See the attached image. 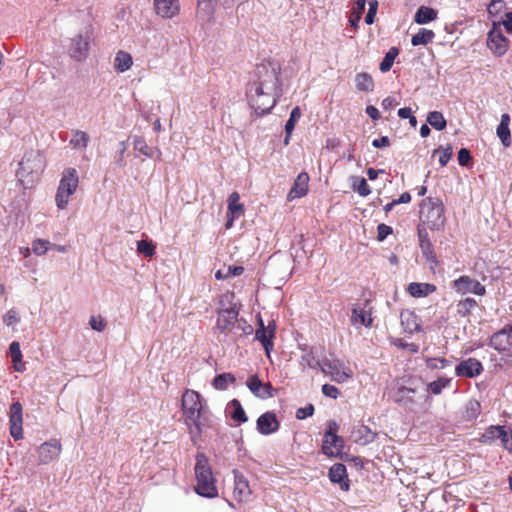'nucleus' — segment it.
<instances>
[{
    "mask_svg": "<svg viewBox=\"0 0 512 512\" xmlns=\"http://www.w3.org/2000/svg\"><path fill=\"white\" fill-rule=\"evenodd\" d=\"M366 0H355L351 15L349 17V23L353 28H357L361 20L362 14L365 10Z\"/></svg>",
    "mask_w": 512,
    "mask_h": 512,
    "instance_id": "4c0bfd02",
    "label": "nucleus"
},
{
    "mask_svg": "<svg viewBox=\"0 0 512 512\" xmlns=\"http://www.w3.org/2000/svg\"><path fill=\"white\" fill-rule=\"evenodd\" d=\"M506 7L504 0H492L487 6V12L490 16L498 15Z\"/></svg>",
    "mask_w": 512,
    "mask_h": 512,
    "instance_id": "13d9d810",
    "label": "nucleus"
},
{
    "mask_svg": "<svg viewBox=\"0 0 512 512\" xmlns=\"http://www.w3.org/2000/svg\"><path fill=\"white\" fill-rule=\"evenodd\" d=\"M237 330L241 331L240 337L251 335L254 331L252 325H250L244 318H237L235 326Z\"/></svg>",
    "mask_w": 512,
    "mask_h": 512,
    "instance_id": "bf43d9fd",
    "label": "nucleus"
},
{
    "mask_svg": "<svg viewBox=\"0 0 512 512\" xmlns=\"http://www.w3.org/2000/svg\"><path fill=\"white\" fill-rule=\"evenodd\" d=\"M373 307L371 306V300L366 299L362 306L355 305L353 306L351 312L350 321L353 325H363L367 328L372 327L373 325V317H372Z\"/></svg>",
    "mask_w": 512,
    "mask_h": 512,
    "instance_id": "4468645a",
    "label": "nucleus"
},
{
    "mask_svg": "<svg viewBox=\"0 0 512 512\" xmlns=\"http://www.w3.org/2000/svg\"><path fill=\"white\" fill-rule=\"evenodd\" d=\"M393 233V229L391 226L381 223L377 227V240L382 242L384 241L388 235Z\"/></svg>",
    "mask_w": 512,
    "mask_h": 512,
    "instance_id": "0e129e2a",
    "label": "nucleus"
},
{
    "mask_svg": "<svg viewBox=\"0 0 512 512\" xmlns=\"http://www.w3.org/2000/svg\"><path fill=\"white\" fill-rule=\"evenodd\" d=\"M489 345L498 352L508 351L512 347V334L503 327L490 337Z\"/></svg>",
    "mask_w": 512,
    "mask_h": 512,
    "instance_id": "4be33fe9",
    "label": "nucleus"
},
{
    "mask_svg": "<svg viewBox=\"0 0 512 512\" xmlns=\"http://www.w3.org/2000/svg\"><path fill=\"white\" fill-rule=\"evenodd\" d=\"M389 397L397 404L410 407L415 404V400L409 395L407 386L401 385L389 392Z\"/></svg>",
    "mask_w": 512,
    "mask_h": 512,
    "instance_id": "bb28decb",
    "label": "nucleus"
},
{
    "mask_svg": "<svg viewBox=\"0 0 512 512\" xmlns=\"http://www.w3.org/2000/svg\"><path fill=\"white\" fill-rule=\"evenodd\" d=\"M239 310V307H228V309H218L216 329H218L220 333L226 334L231 327L235 326L239 315Z\"/></svg>",
    "mask_w": 512,
    "mask_h": 512,
    "instance_id": "dca6fc26",
    "label": "nucleus"
},
{
    "mask_svg": "<svg viewBox=\"0 0 512 512\" xmlns=\"http://www.w3.org/2000/svg\"><path fill=\"white\" fill-rule=\"evenodd\" d=\"M482 363L476 358L462 360L455 368V374L459 377L475 378L483 372Z\"/></svg>",
    "mask_w": 512,
    "mask_h": 512,
    "instance_id": "6ab92c4d",
    "label": "nucleus"
},
{
    "mask_svg": "<svg viewBox=\"0 0 512 512\" xmlns=\"http://www.w3.org/2000/svg\"><path fill=\"white\" fill-rule=\"evenodd\" d=\"M79 183L78 173L74 168H67L63 171L57 193L56 204L59 209H65L68 205L69 196L77 189Z\"/></svg>",
    "mask_w": 512,
    "mask_h": 512,
    "instance_id": "0eeeda50",
    "label": "nucleus"
},
{
    "mask_svg": "<svg viewBox=\"0 0 512 512\" xmlns=\"http://www.w3.org/2000/svg\"><path fill=\"white\" fill-rule=\"evenodd\" d=\"M477 306V302L474 298H465L464 300L459 301L457 304V313L461 317H467L470 315L471 311Z\"/></svg>",
    "mask_w": 512,
    "mask_h": 512,
    "instance_id": "49530a36",
    "label": "nucleus"
},
{
    "mask_svg": "<svg viewBox=\"0 0 512 512\" xmlns=\"http://www.w3.org/2000/svg\"><path fill=\"white\" fill-rule=\"evenodd\" d=\"M445 207L441 199L436 197L424 198L420 203V219L431 230H441L446 222Z\"/></svg>",
    "mask_w": 512,
    "mask_h": 512,
    "instance_id": "39448f33",
    "label": "nucleus"
},
{
    "mask_svg": "<svg viewBox=\"0 0 512 512\" xmlns=\"http://www.w3.org/2000/svg\"><path fill=\"white\" fill-rule=\"evenodd\" d=\"M427 122L437 131H442L447 126V121L439 111H431L427 115Z\"/></svg>",
    "mask_w": 512,
    "mask_h": 512,
    "instance_id": "ea45409f",
    "label": "nucleus"
},
{
    "mask_svg": "<svg viewBox=\"0 0 512 512\" xmlns=\"http://www.w3.org/2000/svg\"><path fill=\"white\" fill-rule=\"evenodd\" d=\"M257 324L258 328L255 332V340L259 341L263 346L265 353L267 356L270 355L273 350L274 343L273 339L275 338V330L276 324L275 321H271L266 326L260 314L257 315Z\"/></svg>",
    "mask_w": 512,
    "mask_h": 512,
    "instance_id": "1a4fd4ad",
    "label": "nucleus"
},
{
    "mask_svg": "<svg viewBox=\"0 0 512 512\" xmlns=\"http://www.w3.org/2000/svg\"><path fill=\"white\" fill-rule=\"evenodd\" d=\"M378 9V1L377 0H371L369 1V9L365 16V23L368 25H371L374 23L375 15L377 13Z\"/></svg>",
    "mask_w": 512,
    "mask_h": 512,
    "instance_id": "680f3d73",
    "label": "nucleus"
},
{
    "mask_svg": "<svg viewBox=\"0 0 512 512\" xmlns=\"http://www.w3.org/2000/svg\"><path fill=\"white\" fill-rule=\"evenodd\" d=\"M502 426L500 425H491L489 426L484 433L480 436L479 441L484 444H490L498 439Z\"/></svg>",
    "mask_w": 512,
    "mask_h": 512,
    "instance_id": "37998d69",
    "label": "nucleus"
},
{
    "mask_svg": "<svg viewBox=\"0 0 512 512\" xmlns=\"http://www.w3.org/2000/svg\"><path fill=\"white\" fill-rule=\"evenodd\" d=\"M452 156H453V148L451 145H448L447 147L443 148L441 150V155L439 157V163H440L441 167H445Z\"/></svg>",
    "mask_w": 512,
    "mask_h": 512,
    "instance_id": "774afa93",
    "label": "nucleus"
},
{
    "mask_svg": "<svg viewBox=\"0 0 512 512\" xmlns=\"http://www.w3.org/2000/svg\"><path fill=\"white\" fill-rule=\"evenodd\" d=\"M398 54L399 49L397 47H391L383 57L382 61L380 62V71L383 73L388 72L393 66L394 60L398 56Z\"/></svg>",
    "mask_w": 512,
    "mask_h": 512,
    "instance_id": "a19ab883",
    "label": "nucleus"
},
{
    "mask_svg": "<svg viewBox=\"0 0 512 512\" xmlns=\"http://www.w3.org/2000/svg\"><path fill=\"white\" fill-rule=\"evenodd\" d=\"M309 175L306 172H301L294 180L293 186L290 189L287 199L292 201L296 198L305 196L308 192Z\"/></svg>",
    "mask_w": 512,
    "mask_h": 512,
    "instance_id": "5701e85b",
    "label": "nucleus"
},
{
    "mask_svg": "<svg viewBox=\"0 0 512 512\" xmlns=\"http://www.w3.org/2000/svg\"><path fill=\"white\" fill-rule=\"evenodd\" d=\"M509 43V39L502 33L500 23L493 22L487 35V47L496 57H501L507 52Z\"/></svg>",
    "mask_w": 512,
    "mask_h": 512,
    "instance_id": "6e6552de",
    "label": "nucleus"
},
{
    "mask_svg": "<svg viewBox=\"0 0 512 512\" xmlns=\"http://www.w3.org/2000/svg\"><path fill=\"white\" fill-rule=\"evenodd\" d=\"M352 181L353 189L357 191L360 196L366 197L371 193V189L365 178L354 176L352 177Z\"/></svg>",
    "mask_w": 512,
    "mask_h": 512,
    "instance_id": "de8ad7c7",
    "label": "nucleus"
},
{
    "mask_svg": "<svg viewBox=\"0 0 512 512\" xmlns=\"http://www.w3.org/2000/svg\"><path fill=\"white\" fill-rule=\"evenodd\" d=\"M458 163L462 167H469L472 165V156L471 152L467 148H461L458 151Z\"/></svg>",
    "mask_w": 512,
    "mask_h": 512,
    "instance_id": "4d7b16f0",
    "label": "nucleus"
},
{
    "mask_svg": "<svg viewBox=\"0 0 512 512\" xmlns=\"http://www.w3.org/2000/svg\"><path fill=\"white\" fill-rule=\"evenodd\" d=\"M451 364V361L446 358H428L426 365L430 369H444Z\"/></svg>",
    "mask_w": 512,
    "mask_h": 512,
    "instance_id": "5fc2aeb1",
    "label": "nucleus"
},
{
    "mask_svg": "<svg viewBox=\"0 0 512 512\" xmlns=\"http://www.w3.org/2000/svg\"><path fill=\"white\" fill-rule=\"evenodd\" d=\"M181 411L190 439L193 444H196L207 426L205 423L206 401L199 392L186 389L181 399Z\"/></svg>",
    "mask_w": 512,
    "mask_h": 512,
    "instance_id": "f257e3e1",
    "label": "nucleus"
},
{
    "mask_svg": "<svg viewBox=\"0 0 512 512\" xmlns=\"http://www.w3.org/2000/svg\"><path fill=\"white\" fill-rule=\"evenodd\" d=\"M89 139V135L86 132L77 130L73 133L69 143L75 149H85Z\"/></svg>",
    "mask_w": 512,
    "mask_h": 512,
    "instance_id": "79ce46f5",
    "label": "nucleus"
},
{
    "mask_svg": "<svg viewBox=\"0 0 512 512\" xmlns=\"http://www.w3.org/2000/svg\"><path fill=\"white\" fill-rule=\"evenodd\" d=\"M51 242L44 239H36L32 243V251L38 255H44L50 249Z\"/></svg>",
    "mask_w": 512,
    "mask_h": 512,
    "instance_id": "603ef678",
    "label": "nucleus"
},
{
    "mask_svg": "<svg viewBox=\"0 0 512 512\" xmlns=\"http://www.w3.org/2000/svg\"><path fill=\"white\" fill-rule=\"evenodd\" d=\"M234 293L232 292H226L224 294H221L219 297V309H228V307H237V305L233 302L234 300Z\"/></svg>",
    "mask_w": 512,
    "mask_h": 512,
    "instance_id": "6e6d98bb",
    "label": "nucleus"
},
{
    "mask_svg": "<svg viewBox=\"0 0 512 512\" xmlns=\"http://www.w3.org/2000/svg\"><path fill=\"white\" fill-rule=\"evenodd\" d=\"M417 234L419 239V246L423 256L426 258L428 262L437 263L434 247L429 239V235L426 228L423 227L422 225H418Z\"/></svg>",
    "mask_w": 512,
    "mask_h": 512,
    "instance_id": "412c9836",
    "label": "nucleus"
},
{
    "mask_svg": "<svg viewBox=\"0 0 512 512\" xmlns=\"http://www.w3.org/2000/svg\"><path fill=\"white\" fill-rule=\"evenodd\" d=\"M281 65L276 60H267L256 66L254 76L256 79L249 85L254 91H283L280 80Z\"/></svg>",
    "mask_w": 512,
    "mask_h": 512,
    "instance_id": "f03ea898",
    "label": "nucleus"
},
{
    "mask_svg": "<svg viewBox=\"0 0 512 512\" xmlns=\"http://www.w3.org/2000/svg\"><path fill=\"white\" fill-rule=\"evenodd\" d=\"M3 322L7 326H13L20 322V318L15 308H11L7 311V313L3 316Z\"/></svg>",
    "mask_w": 512,
    "mask_h": 512,
    "instance_id": "052dcab7",
    "label": "nucleus"
},
{
    "mask_svg": "<svg viewBox=\"0 0 512 512\" xmlns=\"http://www.w3.org/2000/svg\"><path fill=\"white\" fill-rule=\"evenodd\" d=\"M61 450V445L56 441L45 442L38 449L39 462L47 464L56 458Z\"/></svg>",
    "mask_w": 512,
    "mask_h": 512,
    "instance_id": "b1692460",
    "label": "nucleus"
},
{
    "mask_svg": "<svg viewBox=\"0 0 512 512\" xmlns=\"http://www.w3.org/2000/svg\"><path fill=\"white\" fill-rule=\"evenodd\" d=\"M344 444V439L338 435L331 436L329 439L323 438L321 451L329 458H340L347 461L348 455L342 453Z\"/></svg>",
    "mask_w": 512,
    "mask_h": 512,
    "instance_id": "2eb2a0df",
    "label": "nucleus"
},
{
    "mask_svg": "<svg viewBox=\"0 0 512 512\" xmlns=\"http://www.w3.org/2000/svg\"><path fill=\"white\" fill-rule=\"evenodd\" d=\"M9 353L13 363L20 362L22 358V353L20 349V344L16 341H13L9 346Z\"/></svg>",
    "mask_w": 512,
    "mask_h": 512,
    "instance_id": "e2e57ef3",
    "label": "nucleus"
},
{
    "mask_svg": "<svg viewBox=\"0 0 512 512\" xmlns=\"http://www.w3.org/2000/svg\"><path fill=\"white\" fill-rule=\"evenodd\" d=\"M280 428V421L276 414L267 411L260 415L256 421V429L262 435H270L277 432Z\"/></svg>",
    "mask_w": 512,
    "mask_h": 512,
    "instance_id": "a211bd4d",
    "label": "nucleus"
},
{
    "mask_svg": "<svg viewBox=\"0 0 512 512\" xmlns=\"http://www.w3.org/2000/svg\"><path fill=\"white\" fill-rule=\"evenodd\" d=\"M434 37L435 33L432 30L421 28L417 34L412 36L411 44L413 46L427 45L433 41Z\"/></svg>",
    "mask_w": 512,
    "mask_h": 512,
    "instance_id": "e433bc0d",
    "label": "nucleus"
},
{
    "mask_svg": "<svg viewBox=\"0 0 512 512\" xmlns=\"http://www.w3.org/2000/svg\"><path fill=\"white\" fill-rule=\"evenodd\" d=\"M314 349V347L309 348V352L304 353L301 356L300 364L302 366H308L309 368L312 369L319 368L321 360L316 359Z\"/></svg>",
    "mask_w": 512,
    "mask_h": 512,
    "instance_id": "09e8293b",
    "label": "nucleus"
},
{
    "mask_svg": "<svg viewBox=\"0 0 512 512\" xmlns=\"http://www.w3.org/2000/svg\"><path fill=\"white\" fill-rule=\"evenodd\" d=\"M451 383L450 378H438L435 381L430 382L427 385V392L431 393L433 395H440L442 393V390L446 387H448Z\"/></svg>",
    "mask_w": 512,
    "mask_h": 512,
    "instance_id": "a18cd8bd",
    "label": "nucleus"
},
{
    "mask_svg": "<svg viewBox=\"0 0 512 512\" xmlns=\"http://www.w3.org/2000/svg\"><path fill=\"white\" fill-rule=\"evenodd\" d=\"M301 117V110L298 106L294 107L290 113L289 119L286 121L285 124V138H284V145H288L290 142V138L292 135V132L295 128L296 123Z\"/></svg>",
    "mask_w": 512,
    "mask_h": 512,
    "instance_id": "473e14b6",
    "label": "nucleus"
},
{
    "mask_svg": "<svg viewBox=\"0 0 512 512\" xmlns=\"http://www.w3.org/2000/svg\"><path fill=\"white\" fill-rule=\"evenodd\" d=\"M437 18V11L434 8L427 6H420L415 15L414 21L417 24H427Z\"/></svg>",
    "mask_w": 512,
    "mask_h": 512,
    "instance_id": "7c9ffc66",
    "label": "nucleus"
},
{
    "mask_svg": "<svg viewBox=\"0 0 512 512\" xmlns=\"http://www.w3.org/2000/svg\"><path fill=\"white\" fill-rule=\"evenodd\" d=\"M197 485L195 491L198 495L206 498H215L218 496V490L215 485L208 457L204 453H197L196 464L194 467Z\"/></svg>",
    "mask_w": 512,
    "mask_h": 512,
    "instance_id": "20e7f679",
    "label": "nucleus"
},
{
    "mask_svg": "<svg viewBox=\"0 0 512 512\" xmlns=\"http://www.w3.org/2000/svg\"><path fill=\"white\" fill-rule=\"evenodd\" d=\"M498 439H500L502 446L512 453V430H510L509 434L505 426H502Z\"/></svg>",
    "mask_w": 512,
    "mask_h": 512,
    "instance_id": "864d4df0",
    "label": "nucleus"
},
{
    "mask_svg": "<svg viewBox=\"0 0 512 512\" xmlns=\"http://www.w3.org/2000/svg\"><path fill=\"white\" fill-rule=\"evenodd\" d=\"M319 368L324 374L330 375L333 381L338 383L345 382L351 378V371L345 372L344 363L339 359H322Z\"/></svg>",
    "mask_w": 512,
    "mask_h": 512,
    "instance_id": "9d476101",
    "label": "nucleus"
},
{
    "mask_svg": "<svg viewBox=\"0 0 512 512\" xmlns=\"http://www.w3.org/2000/svg\"><path fill=\"white\" fill-rule=\"evenodd\" d=\"M315 408L312 404H307L305 407H301L296 411V418L303 420L307 417H311L314 414Z\"/></svg>",
    "mask_w": 512,
    "mask_h": 512,
    "instance_id": "69168bd1",
    "label": "nucleus"
},
{
    "mask_svg": "<svg viewBox=\"0 0 512 512\" xmlns=\"http://www.w3.org/2000/svg\"><path fill=\"white\" fill-rule=\"evenodd\" d=\"M155 11L163 18H172L179 11L178 0H154Z\"/></svg>",
    "mask_w": 512,
    "mask_h": 512,
    "instance_id": "393cba45",
    "label": "nucleus"
},
{
    "mask_svg": "<svg viewBox=\"0 0 512 512\" xmlns=\"http://www.w3.org/2000/svg\"><path fill=\"white\" fill-rule=\"evenodd\" d=\"M496 133L504 147L511 146V133L509 126L498 125Z\"/></svg>",
    "mask_w": 512,
    "mask_h": 512,
    "instance_id": "3c124183",
    "label": "nucleus"
},
{
    "mask_svg": "<svg viewBox=\"0 0 512 512\" xmlns=\"http://www.w3.org/2000/svg\"><path fill=\"white\" fill-rule=\"evenodd\" d=\"M246 385L254 396L260 399L271 398L276 392L270 382L263 383L256 374L248 378Z\"/></svg>",
    "mask_w": 512,
    "mask_h": 512,
    "instance_id": "f3484780",
    "label": "nucleus"
},
{
    "mask_svg": "<svg viewBox=\"0 0 512 512\" xmlns=\"http://www.w3.org/2000/svg\"><path fill=\"white\" fill-rule=\"evenodd\" d=\"M352 436L357 444L367 445L376 439L377 433L372 431L368 426L361 425L359 428L353 430Z\"/></svg>",
    "mask_w": 512,
    "mask_h": 512,
    "instance_id": "cd10ccee",
    "label": "nucleus"
},
{
    "mask_svg": "<svg viewBox=\"0 0 512 512\" xmlns=\"http://www.w3.org/2000/svg\"><path fill=\"white\" fill-rule=\"evenodd\" d=\"M240 195L238 192H233L228 197V210L227 215L240 217L244 214V205L239 203Z\"/></svg>",
    "mask_w": 512,
    "mask_h": 512,
    "instance_id": "72a5a7b5",
    "label": "nucleus"
},
{
    "mask_svg": "<svg viewBox=\"0 0 512 512\" xmlns=\"http://www.w3.org/2000/svg\"><path fill=\"white\" fill-rule=\"evenodd\" d=\"M228 407L230 409L229 414L232 420L235 422L242 424L248 421V417L244 408L242 407L241 402L238 399H232Z\"/></svg>",
    "mask_w": 512,
    "mask_h": 512,
    "instance_id": "c85d7f7f",
    "label": "nucleus"
},
{
    "mask_svg": "<svg viewBox=\"0 0 512 512\" xmlns=\"http://www.w3.org/2000/svg\"><path fill=\"white\" fill-rule=\"evenodd\" d=\"M133 147L134 150L139 151L143 155H145L148 158L154 157V149L150 148L145 139L142 136H134L133 137Z\"/></svg>",
    "mask_w": 512,
    "mask_h": 512,
    "instance_id": "c03bdc74",
    "label": "nucleus"
},
{
    "mask_svg": "<svg viewBox=\"0 0 512 512\" xmlns=\"http://www.w3.org/2000/svg\"><path fill=\"white\" fill-rule=\"evenodd\" d=\"M401 325L404 330L410 334L418 332L421 329L418 316L410 310H403L400 313Z\"/></svg>",
    "mask_w": 512,
    "mask_h": 512,
    "instance_id": "a878e982",
    "label": "nucleus"
},
{
    "mask_svg": "<svg viewBox=\"0 0 512 512\" xmlns=\"http://www.w3.org/2000/svg\"><path fill=\"white\" fill-rule=\"evenodd\" d=\"M481 413V404L478 400L476 399H470L466 405H465V410L463 412V419L465 421H474L477 419V417L480 415Z\"/></svg>",
    "mask_w": 512,
    "mask_h": 512,
    "instance_id": "c9c22d12",
    "label": "nucleus"
},
{
    "mask_svg": "<svg viewBox=\"0 0 512 512\" xmlns=\"http://www.w3.org/2000/svg\"><path fill=\"white\" fill-rule=\"evenodd\" d=\"M156 246L152 241L140 240L137 242V251L138 253L146 256L152 257L155 254Z\"/></svg>",
    "mask_w": 512,
    "mask_h": 512,
    "instance_id": "8fccbe9b",
    "label": "nucleus"
},
{
    "mask_svg": "<svg viewBox=\"0 0 512 512\" xmlns=\"http://www.w3.org/2000/svg\"><path fill=\"white\" fill-rule=\"evenodd\" d=\"M328 477L332 483L338 484L342 491H349L350 481L344 464L336 463L332 465L328 471Z\"/></svg>",
    "mask_w": 512,
    "mask_h": 512,
    "instance_id": "aec40b11",
    "label": "nucleus"
},
{
    "mask_svg": "<svg viewBox=\"0 0 512 512\" xmlns=\"http://www.w3.org/2000/svg\"><path fill=\"white\" fill-rule=\"evenodd\" d=\"M436 290V286L430 283L412 282L408 286V292L412 297H425Z\"/></svg>",
    "mask_w": 512,
    "mask_h": 512,
    "instance_id": "c756f323",
    "label": "nucleus"
},
{
    "mask_svg": "<svg viewBox=\"0 0 512 512\" xmlns=\"http://www.w3.org/2000/svg\"><path fill=\"white\" fill-rule=\"evenodd\" d=\"M282 94L283 91H254L252 86L247 90L249 106L258 117L270 113Z\"/></svg>",
    "mask_w": 512,
    "mask_h": 512,
    "instance_id": "423d86ee",
    "label": "nucleus"
},
{
    "mask_svg": "<svg viewBox=\"0 0 512 512\" xmlns=\"http://www.w3.org/2000/svg\"><path fill=\"white\" fill-rule=\"evenodd\" d=\"M322 393L329 398L337 399L340 395V390L331 384H324L322 386Z\"/></svg>",
    "mask_w": 512,
    "mask_h": 512,
    "instance_id": "338daca9",
    "label": "nucleus"
},
{
    "mask_svg": "<svg viewBox=\"0 0 512 512\" xmlns=\"http://www.w3.org/2000/svg\"><path fill=\"white\" fill-rule=\"evenodd\" d=\"M236 381L235 376L232 373H221L215 376L212 385L216 390H226L228 384H234Z\"/></svg>",
    "mask_w": 512,
    "mask_h": 512,
    "instance_id": "58836bf2",
    "label": "nucleus"
},
{
    "mask_svg": "<svg viewBox=\"0 0 512 512\" xmlns=\"http://www.w3.org/2000/svg\"><path fill=\"white\" fill-rule=\"evenodd\" d=\"M453 289L461 294L473 293L478 296H483L486 293V288L478 280L471 278L467 275H462L452 283Z\"/></svg>",
    "mask_w": 512,
    "mask_h": 512,
    "instance_id": "9b49d317",
    "label": "nucleus"
},
{
    "mask_svg": "<svg viewBox=\"0 0 512 512\" xmlns=\"http://www.w3.org/2000/svg\"><path fill=\"white\" fill-rule=\"evenodd\" d=\"M23 407L19 401L13 402L9 408V429L15 440L23 438Z\"/></svg>",
    "mask_w": 512,
    "mask_h": 512,
    "instance_id": "f8f14e48",
    "label": "nucleus"
},
{
    "mask_svg": "<svg viewBox=\"0 0 512 512\" xmlns=\"http://www.w3.org/2000/svg\"><path fill=\"white\" fill-rule=\"evenodd\" d=\"M133 64L132 56L125 51H118L114 59V68L117 72L123 73L131 68Z\"/></svg>",
    "mask_w": 512,
    "mask_h": 512,
    "instance_id": "2f4dec72",
    "label": "nucleus"
},
{
    "mask_svg": "<svg viewBox=\"0 0 512 512\" xmlns=\"http://www.w3.org/2000/svg\"><path fill=\"white\" fill-rule=\"evenodd\" d=\"M46 167L44 155L38 150L26 152L19 162L16 175L25 188L32 187Z\"/></svg>",
    "mask_w": 512,
    "mask_h": 512,
    "instance_id": "7ed1b4c3",
    "label": "nucleus"
},
{
    "mask_svg": "<svg viewBox=\"0 0 512 512\" xmlns=\"http://www.w3.org/2000/svg\"><path fill=\"white\" fill-rule=\"evenodd\" d=\"M355 83L358 91L371 92L374 90V80L369 73H358L355 77Z\"/></svg>",
    "mask_w": 512,
    "mask_h": 512,
    "instance_id": "f704fd0d",
    "label": "nucleus"
},
{
    "mask_svg": "<svg viewBox=\"0 0 512 512\" xmlns=\"http://www.w3.org/2000/svg\"><path fill=\"white\" fill-rule=\"evenodd\" d=\"M90 49V36L86 33L78 34L75 37L71 38V43L69 46V55L76 61H83L88 57Z\"/></svg>",
    "mask_w": 512,
    "mask_h": 512,
    "instance_id": "ddd939ff",
    "label": "nucleus"
}]
</instances>
